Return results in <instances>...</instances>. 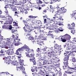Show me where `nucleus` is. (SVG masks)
Listing matches in <instances>:
<instances>
[{"mask_svg":"<svg viewBox=\"0 0 76 76\" xmlns=\"http://www.w3.org/2000/svg\"><path fill=\"white\" fill-rule=\"evenodd\" d=\"M47 60H45L44 61H43V65L45 64H47L48 63V62L47 61Z\"/></svg>","mask_w":76,"mask_h":76,"instance_id":"4c0bfd02","label":"nucleus"},{"mask_svg":"<svg viewBox=\"0 0 76 76\" xmlns=\"http://www.w3.org/2000/svg\"><path fill=\"white\" fill-rule=\"evenodd\" d=\"M58 18V17H54L53 18V20H57Z\"/></svg>","mask_w":76,"mask_h":76,"instance_id":"c03bdc74","label":"nucleus"},{"mask_svg":"<svg viewBox=\"0 0 76 76\" xmlns=\"http://www.w3.org/2000/svg\"><path fill=\"white\" fill-rule=\"evenodd\" d=\"M64 37V36L61 37V39L62 42H66V39L65 38V37Z\"/></svg>","mask_w":76,"mask_h":76,"instance_id":"4be33fe9","label":"nucleus"},{"mask_svg":"<svg viewBox=\"0 0 76 76\" xmlns=\"http://www.w3.org/2000/svg\"><path fill=\"white\" fill-rule=\"evenodd\" d=\"M70 53L69 54L68 53H66L65 55V60H69V57L71 56H75V55L74 54V53L72 52V51H70L68 52V53Z\"/></svg>","mask_w":76,"mask_h":76,"instance_id":"f257e3e1","label":"nucleus"},{"mask_svg":"<svg viewBox=\"0 0 76 76\" xmlns=\"http://www.w3.org/2000/svg\"><path fill=\"white\" fill-rule=\"evenodd\" d=\"M10 9H11L12 10H13V11H16V10H17V9L16 8H13V7H10Z\"/></svg>","mask_w":76,"mask_h":76,"instance_id":"c85d7f7f","label":"nucleus"},{"mask_svg":"<svg viewBox=\"0 0 76 76\" xmlns=\"http://www.w3.org/2000/svg\"><path fill=\"white\" fill-rule=\"evenodd\" d=\"M64 37H65V38L66 39V40H70L71 37L69 35H68L67 34H65L64 36Z\"/></svg>","mask_w":76,"mask_h":76,"instance_id":"1a4fd4ad","label":"nucleus"},{"mask_svg":"<svg viewBox=\"0 0 76 76\" xmlns=\"http://www.w3.org/2000/svg\"><path fill=\"white\" fill-rule=\"evenodd\" d=\"M36 23L38 24V26L39 27L41 26V21L39 20H37L36 22Z\"/></svg>","mask_w":76,"mask_h":76,"instance_id":"aec40b11","label":"nucleus"},{"mask_svg":"<svg viewBox=\"0 0 76 76\" xmlns=\"http://www.w3.org/2000/svg\"><path fill=\"white\" fill-rule=\"evenodd\" d=\"M19 62H20V66H23V61H24L23 60H22L21 59H19Z\"/></svg>","mask_w":76,"mask_h":76,"instance_id":"dca6fc26","label":"nucleus"},{"mask_svg":"<svg viewBox=\"0 0 76 76\" xmlns=\"http://www.w3.org/2000/svg\"><path fill=\"white\" fill-rule=\"evenodd\" d=\"M72 16H73V18H75V19L76 20V17L75 15L76 16V13L75 12H73V13L72 14Z\"/></svg>","mask_w":76,"mask_h":76,"instance_id":"c756f323","label":"nucleus"},{"mask_svg":"<svg viewBox=\"0 0 76 76\" xmlns=\"http://www.w3.org/2000/svg\"><path fill=\"white\" fill-rule=\"evenodd\" d=\"M46 49H47V47H45V48L43 49H42V50H43V51H46Z\"/></svg>","mask_w":76,"mask_h":76,"instance_id":"e2e57ef3","label":"nucleus"},{"mask_svg":"<svg viewBox=\"0 0 76 76\" xmlns=\"http://www.w3.org/2000/svg\"><path fill=\"white\" fill-rule=\"evenodd\" d=\"M71 25L74 28L75 26V24L74 23H73Z\"/></svg>","mask_w":76,"mask_h":76,"instance_id":"052dcab7","label":"nucleus"},{"mask_svg":"<svg viewBox=\"0 0 76 76\" xmlns=\"http://www.w3.org/2000/svg\"><path fill=\"white\" fill-rule=\"evenodd\" d=\"M15 0H10V3H15Z\"/></svg>","mask_w":76,"mask_h":76,"instance_id":"58836bf2","label":"nucleus"},{"mask_svg":"<svg viewBox=\"0 0 76 76\" xmlns=\"http://www.w3.org/2000/svg\"><path fill=\"white\" fill-rule=\"evenodd\" d=\"M47 19H48V21H49L48 22V23H51V21H53V20L52 19H48V18Z\"/></svg>","mask_w":76,"mask_h":76,"instance_id":"37998d69","label":"nucleus"},{"mask_svg":"<svg viewBox=\"0 0 76 76\" xmlns=\"http://www.w3.org/2000/svg\"><path fill=\"white\" fill-rule=\"evenodd\" d=\"M51 0V1H53L54 3H55V2H56V1H59L57 0Z\"/></svg>","mask_w":76,"mask_h":76,"instance_id":"bf43d9fd","label":"nucleus"},{"mask_svg":"<svg viewBox=\"0 0 76 76\" xmlns=\"http://www.w3.org/2000/svg\"><path fill=\"white\" fill-rule=\"evenodd\" d=\"M7 16V17H9V18H11V16L9 15V14L8 13V12L6 13Z\"/></svg>","mask_w":76,"mask_h":76,"instance_id":"8fccbe9b","label":"nucleus"},{"mask_svg":"<svg viewBox=\"0 0 76 76\" xmlns=\"http://www.w3.org/2000/svg\"><path fill=\"white\" fill-rule=\"evenodd\" d=\"M41 50L42 49H40L39 48H38L37 49V52H41Z\"/></svg>","mask_w":76,"mask_h":76,"instance_id":"e433bc0d","label":"nucleus"},{"mask_svg":"<svg viewBox=\"0 0 76 76\" xmlns=\"http://www.w3.org/2000/svg\"><path fill=\"white\" fill-rule=\"evenodd\" d=\"M58 71L57 70H56L55 71V74H56V75H58Z\"/></svg>","mask_w":76,"mask_h":76,"instance_id":"0e129e2a","label":"nucleus"},{"mask_svg":"<svg viewBox=\"0 0 76 76\" xmlns=\"http://www.w3.org/2000/svg\"><path fill=\"white\" fill-rule=\"evenodd\" d=\"M12 38L13 39H14V42H18V40L17 39H18V37L16 36V37H15V35H13Z\"/></svg>","mask_w":76,"mask_h":76,"instance_id":"2eb2a0df","label":"nucleus"},{"mask_svg":"<svg viewBox=\"0 0 76 76\" xmlns=\"http://www.w3.org/2000/svg\"><path fill=\"white\" fill-rule=\"evenodd\" d=\"M23 48H24L23 47H22L21 48H19L18 49V50H19L20 51H23Z\"/></svg>","mask_w":76,"mask_h":76,"instance_id":"f704fd0d","label":"nucleus"},{"mask_svg":"<svg viewBox=\"0 0 76 76\" xmlns=\"http://www.w3.org/2000/svg\"><path fill=\"white\" fill-rule=\"evenodd\" d=\"M39 32H40V34L39 35H44V30L40 31Z\"/></svg>","mask_w":76,"mask_h":76,"instance_id":"bb28decb","label":"nucleus"},{"mask_svg":"<svg viewBox=\"0 0 76 76\" xmlns=\"http://www.w3.org/2000/svg\"><path fill=\"white\" fill-rule=\"evenodd\" d=\"M24 23L25 26H28V24H27V23H26V22L25 21H24Z\"/></svg>","mask_w":76,"mask_h":76,"instance_id":"864d4df0","label":"nucleus"},{"mask_svg":"<svg viewBox=\"0 0 76 76\" xmlns=\"http://www.w3.org/2000/svg\"><path fill=\"white\" fill-rule=\"evenodd\" d=\"M47 68V66H40L39 68V69H46Z\"/></svg>","mask_w":76,"mask_h":76,"instance_id":"72a5a7b5","label":"nucleus"},{"mask_svg":"<svg viewBox=\"0 0 76 76\" xmlns=\"http://www.w3.org/2000/svg\"><path fill=\"white\" fill-rule=\"evenodd\" d=\"M42 3H43V1H42L41 0H39L38 1V2H37V4H41Z\"/></svg>","mask_w":76,"mask_h":76,"instance_id":"cd10ccee","label":"nucleus"},{"mask_svg":"<svg viewBox=\"0 0 76 76\" xmlns=\"http://www.w3.org/2000/svg\"><path fill=\"white\" fill-rule=\"evenodd\" d=\"M4 40V39L0 37V44H2V46H1V48L6 47L5 46H4V45H6V43H5V42L3 41L2 40Z\"/></svg>","mask_w":76,"mask_h":76,"instance_id":"f03ea898","label":"nucleus"},{"mask_svg":"<svg viewBox=\"0 0 76 76\" xmlns=\"http://www.w3.org/2000/svg\"><path fill=\"white\" fill-rule=\"evenodd\" d=\"M11 17H9L8 18V20H9V21L10 22V23H9L10 24H12V22H13V18Z\"/></svg>","mask_w":76,"mask_h":76,"instance_id":"412c9836","label":"nucleus"},{"mask_svg":"<svg viewBox=\"0 0 76 76\" xmlns=\"http://www.w3.org/2000/svg\"><path fill=\"white\" fill-rule=\"evenodd\" d=\"M39 64L40 65V66H42V65H44L43 64V61L42 59H39Z\"/></svg>","mask_w":76,"mask_h":76,"instance_id":"a211bd4d","label":"nucleus"},{"mask_svg":"<svg viewBox=\"0 0 76 76\" xmlns=\"http://www.w3.org/2000/svg\"><path fill=\"white\" fill-rule=\"evenodd\" d=\"M23 47H24V49L26 51L28 52L31 51V49H30L29 47L25 45H24V46H23Z\"/></svg>","mask_w":76,"mask_h":76,"instance_id":"6e6552de","label":"nucleus"},{"mask_svg":"<svg viewBox=\"0 0 76 76\" xmlns=\"http://www.w3.org/2000/svg\"><path fill=\"white\" fill-rule=\"evenodd\" d=\"M61 50H62V49L60 48V49H59V50H58V53H60L61 52Z\"/></svg>","mask_w":76,"mask_h":76,"instance_id":"4d7b16f0","label":"nucleus"},{"mask_svg":"<svg viewBox=\"0 0 76 76\" xmlns=\"http://www.w3.org/2000/svg\"><path fill=\"white\" fill-rule=\"evenodd\" d=\"M68 42V47H71L72 45V44H71V43L70 42Z\"/></svg>","mask_w":76,"mask_h":76,"instance_id":"09e8293b","label":"nucleus"},{"mask_svg":"<svg viewBox=\"0 0 76 76\" xmlns=\"http://www.w3.org/2000/svg\"><path fill=\"white\" fill-rule=\"evenodd\" d=\"M55 49H57L58 50L60 48V46L58 45L57 44H55L54 46Z\"/></svg>","mask_w":76,"mask_h":76,"instance_id":"4468645a","label":"nucleus"},{"mask_svg":"<svg viewBox=\"0 0 76 76\" xmlns=\"http://www.w3.org/2000/svg\"><path fill=\"white\" fill-rule=\"evenodd\" d=\"M50 26H51V28L52 30H54L55 29L56 30V25L55 24H53L50 25Z\"/></svg>","mask_w":76,"mask_h":76,"instance_id":"f3484780","label":"nucleus"},{"mask_svg":"<svg viewBox=\"0 0 76 76\" xmlns=\"http://www.w3.org/2000/svg\"><path fill=\"white\" fill-rule=\"evenodd\" d=\"M5 60L7 61H11V56H8L7 57L4 58Z\"/></svg>","mask_w":76,"mask_h":76,"instance_id":"9d476101","label":"nucleus"},{"mask_svg":"<svg viewBox=\"0 0 76 76\" xmlns=\"http://www.w3.org/2000/svg\"><path fill=\"white\" fill-rule=\"evenodd\" d=\"M71 33H72L73 34H75V29H74V28H72L71 30Z\"/></svg>","mask_w":76,"mask_h":76,"instance_id":"7c9ffc66","label":"nucleus"},{"mask_svg":"<svg viewBox=\"0 0 76 76\" xmlns=\"http://www.w3.org/2000/svg\"><path fill=\"white\" fill-rule=\"evenodd\" d=\"M65 60V57H64V67H69V62H68V60L67 59V60Z\"/></svg>","mask_w":76,"mask_h":76,"instance_id":"20e7f679","label":"nucleus"},{"mask_svg":"<svg viewBox=\"0 0 76 76\" xmlns=\"http://www.w3.org/2000/svg\"><path fill=\"white\" fill-rule=\"evenodd\" d=\"M40 74L41 75H42V76H44L45 75H46L45 73V72H43V71L42 70H41V69H40Z\"/></svg>","mask_w":76,"mask_h":76,"instance_id":"b1692460","label":"nucleus"},{"mask_svg":"<svg viewBox=\"0 0 76 76\" xmlns=\"http://www.w3.org/2000/svg\"><path fill=\"white\" fill-rule=\"evenodd\" d=\"M12 26L11 25H10L9 26V29L10 30H11L12 29Z\"/></svg>","mask_w":76,"mask_h":76,"instance_id":"69168bd1","label":"nucleus"},{"mask_svg":"<svg viewBox=\"0 0 76 76\" xmlns=\"http://www.w3.org/2000/svg\"><path fill=\"white\" fill-rule=\"evenodd\" d=\"M16 30H14V29H12V31H11V32H12V33H15V32H16Z\"/></svg>","mask_w":76,"mask_h":76,"instance_id":"6e6d98bb","label":"nucleus"},{"mask_svg":"<svg viewBox=\"0 0 76 76\" xmlns=\"http://www.w3.org/2000/svg\"><path fill=\"white\" fill-rule=\"evenodd\" d=\"M26 32H28L29 31H28V29H27V28H25L23 29Z\"/></svg>","mask_w":76,"mask_h":76,"instance_id":"603ef678","label":"nucleus"},{"mask_svg":"<svg viewBox=\"0 0 76 76\" xmlns=\"http://www.w3.org/2000/svg\"><path fill=\"white\" fill-rule=\"evenodd\" d=\"M20 43H19V42H18V43H16L15 44V45L16 46H18V45H20Z\"/></svg>","mask_w":76,"mask_h":76,"instance_id":"a19ab883","label":"nucleus"},{"mask_svg":"<svg viewBox=\"0 0 76 76\" xmlns=\"http://www.w3.org/2000/svg\"><path fill=\"white\" fill-rule=\"evenodd\" d=\"M11 58L12 60L11 61H12V63H15V60L16 59V57L15 56H11Z\"/></svg>","mask_w":76,"mask_h":76,"instance_id":"6ab92c4d","label":"nucleus"},{"mask_svg":"<svg viewBox=\"0 0 76 76\" xmlns=\"http://www.w3.org/2000/svg\"><path fill=\"white\" fill-rule=\"evenodd\" d=\"M32 62L33 63V64H34L35 65V64H37V62H36L35 61V60H34V59L33 60Z\"/></svg>","mask_w":76,"mask_h":76,"instance_id":"5fc2aeb1","label":"nucleus"},{"mask_svg":"<svg viewBox=\"0 0 76 76\" xmlns=\"http://www.w3.org/2000/svg\"><path fill=\"white\" fill-rule=\"evenodd\" d=\"M41 7H45V4H43L41 5Z\"/></svg>","mask_w":76,"mask_h":76,"instance_id":"338daca9","label":"nucleus"},{"mask_svg":"<svg viewBox=\"0 0 76 76\" xmlns=\"http://www.w3.org/2000/svg\"><path fill=\"white\" fill-rule=\"evenodd\" d=\"M30 54V55H29ZM26 56H27V57H33V55L32 54V53L31 54H29L28 53V54H26Z\"/></svg>","mask_w":76,"mask_h":76,"instance_id":"393cba45","label":"nucleus"},{"mask_svg":"<svg viewBox=\"0 0 76 76\" xmlns=\"http://www.w3.org/2000/svg\"><path fill=\"white\" fill-rule=\"evenodd\" d=\"M13 23V26H18V23H16L15 22H14Z\"/></svg>","mask_w":76,"mask_h":76,"instance_id":"a18cd8bd","label":"nucleus"},{"mask_svg":"<svg viewBox=\"0 0 76 76\" xmlns=\"http://www.w3.org/2000/svg\"><path fill=\"white\" fill-rule=\"evenodd\" d=\"M73 26H71V25H69V29H73L74 28V27H73Z\"/></svg>","mask_w":76,"mask_h":76,"instance_id":"c9c22d12","label":"nucleus"},{"mask_svg":"<svg viewBox=\"0 0 76 76\" xmlns=\"http://www.w3.org/2000/svg\"><path fill=\"white\" fill-rule=\"evenodd\" d=\"M5 51L8 55H12L13 54V50H7Z\"/></svg>","mask_w":76,"mask_h":76,"instance_id":"39448f33","label":"nucleus"},{"mask_svg":"<svg viewBox=\"0 0 76 76\" xmlns=\"http://www.w3.org/2000/svg\"><path fill=\"white\" fill-rule=\"evenodd\" d=\"M28 18H36V17H33L32 15H30L28 16Z\"/></svg>","mask_w":76,"mask_h":76,"instance_id":"79ce46f5","label":"nucleus"},{"mask_svg":"<svg viewBox=\"0 0 76 76\" xmlns=\"http://www.w3.org/2000/svg\"><path fill=\"white\" fill-rule=\"evenodd\" d=\"M16 55H18V56H21V53H20V51L18 49L16 51V53H15Z\"/></svg>","mask_w":76,"mask_h":76,"instance_id":"5701e85b","label":"nucleus"},{"mask_svg":"<svg viewBox=\"0 0 76 76\" xmlns=\"http://www.w3.org/2000/svg\"><path fill=\"white\" fill-rule=\"evenodd\" d=\"M72 60L73 62H75V61H76V59H75V57H72Z\"/></svg>","mask_w":76,"mask_h":76,"instance_id":"ea45409f","label":"nucleus"},{"mask_svg":"<svg viewBox=\"0 0 76 76\" xmlns=\"http://www.w3.org/2000/svg\"><path fill=\"white\" fill-rule=\"evenodd\" d=\"M61 9V12L60 13V14H63L64 13H65L67 11L66 9H64V7H62Z\"/></svg>","mask_w":76,"mask_h":76,"instance_id":"0eeeda50","label":"nucleus"},{"mask_svg":"<svg viewBox=\"0 0 76 76\" xmlns=\"http://www.w3.org/2000/svg\"><path fill=\"white\" fill-rule=\"evenodd\" d=\"M16 70L17 71H22V70H25V68L23 66H22L21 65L20 66V67H18Z\"/></svg>","mask_w":76,"mask_h":76,"instance_id":"423d86ee","label":"nucleus"},{"mask_svg":"<svg viewBox=\"0 0 76 76\" xmlns=\"http://www.w3.org/2000/svg\"><path fill=\"white\" fill-rule=\"evenodd\" d=\"M10 45H11L10 42H7L6 45H7V46H6V43H5V45L4 46L5 47L4 48H6L7 49H8V50H11V49L10 48H11V46H10Z\"/></svg>","mask_w":76,"mask_h":76,"instance_id":"7ed1b4c3","label":"nucleus"},{"mask_svg":"<svg viewBox=\"0 0 76 76\" xmlns=\"http://www.w3.org/2000/svg\"><path fill=\"white\" fill-rule=\"evenodd\" d=\"M6 41L7 42H10V39L9 38H7L6 39Z\"/></svg>","mask_w":76,"mask_h":76,"instance_id":"de8ad7c7","label":"nucleus"},{"mask_svg":"<svg viewBox=\"0 0 76 76\" xmlns=\"http://www.w3.org/2000/svg\"><path fill=\"white\" fill-rule=\"evenodd\" d=\"M27 38H28L30 40H34V37H33L31 36L30 34H28L27 36Z\"/></svg>","mask_w":76,"mask_h":76,"instance_id":"ddd939ff","label":"nucleus"},{"mask_svg":"<svg viewBox=\"0 0 76 76\" xmlns=\"http://www.w3.org/2000/svg\"><path fill=\"white\" fill-rule=\"evenodd\" d=\"M44 35H39L38 37H39V39L41 40H45L46 39V38L45 37L43 36Z\"/></svg>","mask_w":76,"mask_h":76,"instance_id":"f8f14e48","label":"nucleus"},{"mask_svg":"<svg viewBox=\"0 0 76 76\" xmlns=\"http://www.w3.org/2000/svg\"><path fill=\"white\" fill-rule=\"evenodd\" d=\"M72 72L68 71V74H72Z\"/></svg>","mask_w":76,"mask_h":76,"instance_id":"774afa93","label":"nucleus"},{"mask_svg":"<svg viewBox=\"0 0 76 76\" xmlns=\"http://www.w3.org/2000/svg\"><path fill=\"white\" fill-rule=\"evenodd\" d=\"M42 60H46V61H47V60H48V58H47V57L45 56L43 58V59Z\"/></svg>","mask_w":76,"mask_h":76,"instance_id":"2f4dec72","label":"nucleus"},{"mask_svg":"<svg viewBox=\"0 0 76 76\" xmlns=\"http://www.w3.org/2000/svg\"><path fill=\"white\" fill-rule=\"evenodd\" d=\"M57 58V57L55 55H53V58H52L53 60H56Z\"/></svg>","mask_w":76,"mask_h":76,"instance_id":"473e14b6","label":"nucleus"},{"mask_svg":"<svg viewBox=\"0 0 76 76\" xmlns=\"http://www.w3.org/2000/svg\"><path fill=\"white\" fill-rule=\"evenodd\" d=\"M7 16V17H9V18H11V16L9 15V14L8 13V12L6 13Z\"/></svg>","mask_w":76,"mask_h":76,"instance_id":"3c124183","label":"nucleus"},{"mask_svg":"<svg viewBox=\"0 0 76 76\" xmlns=\"http://www.w3.org/2000/svg\"><path fill=\"white\" fill-rule=\"evenodd\" d=\"M25 28L26 29H28V32H31V31H32V29H31V28H30V27H29L28 25L27 26H25L23 28V29H25Z\"/></svg>","mask_w":76,"mask_h":76,"instance_id":"9b49d317","label":"nucleus"},{"mask_svg":"<svg viewBox=\"0 0 76 76\" xmlns=\"http://www.w3.org/2000/svg\"><path fill=\"white\" fill-rule=\"evenodd\" d=\"M51 32H53V31H50L48 32V36H51V37L53 36V34Z\"/></svg>","mask_w":76,"mask_h":76,"instance_id":"a878e982","label":"nucleus"},{"mask_svg":"<svg viewBox=\"0 0 76 76\" xmlns=\"http://www.w3.org/2000/svg\"><path fill=\"white\" fill-rule=\"evenodd\" d=\"M58 30L59 31H63V28L61 27H60L58 28Z\"/></svg>","mask_w":76,"mask_h":76,"instance_id":"49530a36","label":"nucleus"},{"mask_svg":"<svg viewBox=\"0 0 76 76\" xmlns=\"http://www.w3.org/2000/svg\"><path fill=\"white\" fill-rule=\"evenodd\" d=\"M65 45H66V46L69 47V45H68V42H66L65 43Z\"/></svg>","mask_w":76,"mask_h":76,"instance_id":"680f3d73","label":"nucleus"},{"mask_svg":"<svg viewBox=\"0 0 76 76\" xmlns=\"http://www.w3.org/2000/svg\"><path fill=\"white\" fill-rule=\"evenodd\" d=\"M73 40H72L73 42H76V38H73Z\"/></svg>","mask_w":76,"mask_h":76,"instance_id":"13d9d810","label":"nucleus"}]
</instances>
